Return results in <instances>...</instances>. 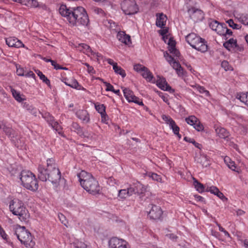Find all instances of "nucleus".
<instances>
[{
	"instance_id": "nucleus-1",
	"label": "nucleus",
	"mask_w": 248,
	"mask_h": 248,
	"mask_svg": "<svg viewBox=\"0 0 248 248\" xmlns=\"http://www.w3.org/2000/svg\"><path fill=\"white\" fill-rule=\"evenodd\" d=\"M78 177L80 185L87 192L93 195L99 193L100 186L98 183L91 174L82 170L78 174Z\"/></svg>"
},
{
	"instance_id": "nucleus-2",
	"label": "nucleus",
	"mask_w": 248,
	"mask_h": 248,
	"mask_svg": "<svg viewBox=\"0 0 248 248\" xmlns=\"http://www.w3.org/2000/svg\"><path fill=\"white\" fill-rule=\"evenodd\" d=\"M20 179L22 185L28 189L36 191L38 184L35 176L30 171L23 170L21 172Z\"/></svg>"
},
{
	"instance_id": "nucleus-3",
	"label": "nucleus",
	"mask_w": 248,
	"mask_h": 248,
	"mask_svg": "<svg viewBox=\"0 0 248 248\" xmlns=\"http://www.w3.org/2000/svg\"><path fill=\"white\" fill-rule=\"evenodd\" d=\"M9 208L12 213L18 217L21 221H25L29 215L23 202L19 200H12L10 203Z\"/></svg>"
},
{
	"instance_id": "nucleus-4",
	"label": "nucleus",
	"mask_w": 248,
	"mask_h": 248,
	"mask_svg": "<svg viewBox=\"0 0 248 248\" xmlns=\"http://www.w3.org/2000/svg\"><path fill=\"white\" fill-rule=\"evenodd\" d=\"M15 234L18 240L23 244L26 248H32L35 245L32 240L31 233L26 229L25 227L17 226L16 228Z\"/></svg>"
},
{
	"instance_id": "nucleus-5",
	"label": "nucleus",
	"mask_w": 248,
	"mask_h": 248,
	"mask_svg": "<svg viewBox=\"0 0 248 248\" xmlns=\"http://www.w3.org/2000/svg\"><path fill=\"white\" fill-rule=\"evenodd\" d=\"M186 40L193 48L202 52L207 50V45L205 40L194 33H191L186 36Z\"/></svg>"
},
{
	"instance_id": "nucleus-6",
	"label": "nucleus",
	"mask_w": 248,
	"mask_h": 248,
	"mask_svg": "<svg viewBox=\"0 0 248 248\" xmlns=\"http://www.w3.org/2000/svg\"><path fill=\"white\" fill-rule=\"evenodd\" d=\"M104 24L105 26L109 28L112 30H114L116 32L118 31L117 35V39L122 43L129 45L131 44L130 36L129 35L125 34V32L122 31H118V30L114 29L115 24L111 20H106L105 21Z\"/></svg>"
},
{
	"instance_id": "nucleus-7",
	"label": "nucleus",
	"mask_w": 248,
	"mask_h": 248,
	"mask_svg": "<svg viewBox=\"0 0 248 248\" xmlns=\"http://www.w3.org/2000/svg\"><path fill=\"white\" fill-rule=\"evenodd\" d=\"M121 8L125 14L133 15L138 12L137 5L134 0H124L121 3Z\"/></svg>"
},
{
	"instance_id": "nucleus-8",
	"label": "nucleus",
	"mask_w": 248,
	"mask_h": 248,
	"mask_svg": "<svg viewBox=\"0 0 248 248\" xmlns=\"http://www.w3.org/2000/svg\"><path fill=\"white\" fill-rule=\"evenodd\" d=\"M81 12L76 20L75 26H87L89 23L88 16L83 7L80 8Z\"/></svg>"
},
{
	"instance_id": "nucleus-9",
	"label": "nucleus",
	"mask_w": 248,
	"mask_h": 248,
	"mask_svg": "<svg viewBox=\"0 0 248 248\" xmlns=\"http://www.w3.org/2000/svg\"><path fill=\"white\" fill-rule=\"evenodd\" d=\"M122 88L123 89L124 97L129 102H134L139 105L143 106L142 101L135 96L132 91L125 88L122 87Z\"/></svg>"
},
{
	"instance_id": "nucleus-10",
	"label": "nucleus",
	"mask_w": 248,
	"mask_h": 248,
	"mask_svg": "<svg viewBox=\"0 0 248 248\" xmlns=\"http://www.w3.org/2000/svg\"><path fill=\"white\" fill-rule=\"evenodd\" d=\"M76 8V7L68 8L65 5H62L59 8V12L69 22V18H73Z\"/></svg>"
},
{
	"instance_id": "nucleus-11",
	"label": "nucleus",
	"mask_w": 248,
	"mask_h": 248,
	"mask_svg": "<svg viewBox=\"0 0 248 248\" xmlns=\"http://www.w3.org/2000/svg\"><path fill=\"white\" fill-rule=\"evenodd\" d=\"M163 211L161 207L156 205H152L148 216L152 219L160 220L162 218Z\"/></svg>"
},
{
	"instance_id": "nucleus-12",
	"label": "nucleus",
	"mask_w": 248,
	"mask_h": 248,
	"mask_svg": "<svg viewBox=\"0 0 248 248\" xmlns=\"http://www.w3.org/2000/svg\"><path fill=\"white\" fill-rule=\"evenodd\" d=\"M109 248H129L126 241L117 237L112 238L109 240Z\"/></svg>"
},
{
	"instance_id": "nucleus-13",
	"label": "nucleus",
	"mask_w": 248,
	"mask_h": 248,
	"mask_svg": "<svg viewBox=\"0 0 248 248\" xmlns=\"http://www.w3.org/2000/svg\"><path fill=\"white\" fill-rule=\"evenodd\" d=\"M54 168V169L49 171L47 180L57 186L61 179V172L58 168Z\"/></svg>"
},
{
	"instance_id": "nucleus-14",
	"label": "nucleus",
	"mask_w": 248,
	"mask_h": 248,
	"mask_svg": "<svg viewBox=\"0 0 248 248\" xmlns=\"http://www.w3.org/2000/svg\"><path fill=\"white\" fill-rule=\"evenodd\" d=\"M156 85L162 90L169 91L170 93H173L174 91L167 83L165 78L160 76L157 77Z\"/></svg>"
},
{
	"instance_id": "nucleus-15",
	"label": "nucleus",
	"mask_w": 248,
	"mask_h": 248,
	"mask_svg": "<svg viewBox=\"0 0 248 248\" xmlns=\"http://www.w3.org/2000/svg\"><path fill=\"white\" fill-rule=\"evenodd\" d=\"M188 13L191 18L195 22H198L203 18V13L200 10L192 8L188 10Z\"/></svg>"
},
{
	"instance_id": "nucleus-16",
	"label": "nucleus",
	"mask_w": 248,
	"mask_h": 248,
	"mask_svg": "<svg viewBox=\"0 0 248 248\" xmlns=\"http://www.w3.org/2000/svg\"><path fill=\"white\" fill-rule=\"evenodd\" d=\"M6 43L10 47L19 48L24 46V45L21 42V41L15 37H9L6 39Z\"/></svg>"
},
{
	"instance_id": "nucleus-17",
	"label": "nucleus",
	"mask_w": 248,
	"mask_h": 248,
	"mask_svg": "<svg viewBox=\"0 0 248 248\" xmlns=\"http://www.w3.org/2000/svg\"><path fill=\"white\" fill-rule=\"evenodd\" d=\"M95 108L98 112L101 114V121L104 123H106L108 117L105 111L106 107L105 105L104 104H95Z\"/></svg>"
},
{
	"instance_id": "nucleus-18",
	"label": "nucleus",
	"mask_w": 248,
	"mask_h": 248,
	"mask_svg": "<svg viewBox=\"0 0 248 248\" xmlns=\"http://www.w3.org/2000/svg\"><path fill=\"white\" fill-rule=\"evenodd\" d=\"M76 115L78 119L81 120L83 123L87 124L90 122L89 114L87 111L80 109L77 111Z\"/></svg>"
},
{
	"instance_id": "nucleus-19",
	"label": "nucleus",
	"mask_w": 248,
	"mask_h": 248,
	"mask_svg": "<svg viewBox=\"0 0 248 248\" xmlns=\"http://www.w3.org/2000/svg\"><path fill=\"white\" fill-rule=\"evenodd\" d=\"M156 25L160 28H164L167 20V17L163 13H158L156 15Z\"/></svg>"
},
{
	"instance_id": "nucleus-20",
	"label": "nucleus",
	"mask_w": 248,
	"mask_h": 248,
	"mask_svg": "<svg viewBox=\"0 0 248 248\" xmlns=\"http://www.w3.org/2000/svg\"><path fill=\"white\" fill-rule=\"evenodd\" d=\"M49 171H50L47 170V169H45L42 166H39L38 167V178L42 181H46L48 179Z\"/></svg>"
},
{
	"instance_id": "nucleus-21",
	"label": "nucleus",
	"mask_w": 248,
	"mask_h": 248,
	"mask_svg": "<svg viewBox=\"0 0 248 248\" xmlns=\"http://www.w3.org/2000/svg\"><path fill=\"white\" fill-rule=\"evenodd\" d=\"M196 160L198 163L201 164L203 167H207L210 164V161L207 158V156L204 155H200L197 157Z\"/></svg>"
},
{
	"instance_id": "nucleus-22",
	"label": "nucleus",
	"mask_w": 248,
	"mask_h": 248,
	"mask_svg": "<svg viewBox=\"0 0 248 248\" xmlns=\"http://www.w3.org/2000/svg\"><path fill=\"white\" fill-rule=\"evenodd\" d=\"M17 2L31 7H37L38 2L36 0H15Z\"/></svg>"
},
{
	"instance_id": "nucleus-23",
	"label": "nucleus",
	"mask_w": 248,
	"mask_h": 248,
	"mask_svg": "<svg viewBox=\"0 0 248 248\" xmlns=\"http://www.w3.org/2000/svg\"><path fill=\"white\" fill-rule=\"evenodd\" d=\"M135 190V193L140 195L144 193L146 190V188L142 184L138 182L133 185Z\"/></svg>"
},
{
	"instance_id": "nucleus-24",
	"label": "nucleus",
	"mask_w": 248,
	"mask_h": 248,
	"mask_svg": "<svg viewBox=\"0 0 248 248\" xmlns=\"http://www.w3.org/2000/svg\"><path fill=\"white\" fill-rule=\"evenodd\" d=\"M223 46L229 50L231 48H235L237 46V41L233 38L230 39L228 41L223 44Z\"/></svg>"
},
{
	"instance_id": "nucleus-25",
	"label": "nucleus",
	"mask_w": 248,
	"mask_h": 248,
	"mask_svg": "<svg viewBox=\"0 0 248 248\" xmlns=\"http://www.w3.org/2000/svg\"><path fill=\"white\" fill-rule=\"evenodd\" d=\"M236 98L248 107V93H237Z\"/></svg>"
},
{
	"instance_id": "nucleus-26",
	"label": "nucleus",
	"mask_w": 248,
	"mask_h": 248,
	"mask_svg": "<svg viewBox=\"0 0 248 248\" xmlns=\"http://www.w3.org/2000/svg\"><path fill=\"white\" fill-rule=\"evenodd\" d=\"M80 8H82V7H76L73 18H69V23L71 26H74L75 25L76 19L78 18V15L80 14V12H81Z\"/></svg>"
},
{
	"instance_id": "nucleus-27",
	"label": "nucleus",
	"mask_w": 248,
	"mask_h": 248,
	"mask_svg": "<svg viewBox=\"0 0 248 248\" xmlns=\"http://www.w3.org/2000/svg\"><path fill=\"white\" fill-rule=\"evenodd\" d=\"M216 131L218 136L222 139L227 138L229 135L228 132L224 128H217L216 129Z\"/></svg>"
},
{
	"instance_id": "nucleus-28",
	"label": "nucleus",
	"mask_w": 248,
	"mask_h": 248,
	"mask_svg": "<svg viewBox=\"0 0 248 248\" xmlns=\"http://www.w3.org/2000/svg\"><path fill=\"white\" fill-rule=\"evenodd\" d=\"M142 76L147 81H151L153 78V76L147 68L145 67L144 71L141 73Z\"/></svg>"
},
{
	"instance_id": "nucleus-29",
	"label": "nucleus",
	"mask_w": 248,
	"mask_h": 248,
	"mask_svg": "<svg viewBox=\"0 0 248 248\" xmlns=\"http://www.w3.org/2000/svg\"><path fill=\"white\" fill-rule=\"evenodd\" d=\"M194 182L193 184L196 190L199 193H202L205 191V186L203 184L198 182L196 179L193 178Z\"/></svg>"
},
{
	"instance_id": "nucleus-30",
	"label": "nucleus",
	"mask_w": 248,
	"mask_h": 248,
	"mask_svg": "<svg viewBox=\"0 0 248 248\" xmlns=\"http://www.w3.org/2000/svg\"><path fill=\"white\" fill-rule=\"evenodd\" d=\"M145 174L149 178H152V179L154 181H156L160 183L162 182L161 177L156 173L152 172H147Z\"/></svg>"
},
{
	"instance_id": "nucleus-31",
	"label": "nucleus",
	"mask_w": 248,
	"mask_h": 248,
	"mask_svg": "<svg viewBox=\"0 0 248 248\" xmlns=\"http://www.w3.org/2000/svg\"><path fill=\"white\" fill-rule=\"evenodd\" d=\"M23 107L26 110L29 111L32 114L36 116L37 113V109L34 108L31 105H30L29 104L27 103H25L23 105Z\"/></svg>"
},
{
	"instance_id": "nucleus-32",
	"label": "nucleus",
	"mask_w": 248,
	"mask_h": 248,
	"mask_svg": "<svg viewBox=\"0 0 248 248\" xmlns=\"http://www.w3.org/2000/svg\"><path fill=\"white\" fill-rule=\"evenodd\" d=\"M38 76L39 77L40 79H41L44 83H45L48 86H50V80L43 74L42 72L39 70L35 71Z\"/></svg>"
},
{
	"instance_id": "nucleus-33",
	"label": "nucleus",
	"mask_w": 248,
	"mask_h": 248,
	"mask_svg": "<svg viewBox=\"0 0 248 248\" xmlns=\"http://www.w3.org/2000/svg\"><path fill=\"white\" fill-rule=\"evenodd\" d=\"M224 162L230 169L233 171H235L236 166L235 165V163L233 161H232L230 157L226 156L224 158Z\"/></svg>"
},
{
	"instance_id": "nucleus-34",
	"label": "nucleus",
	"mask_w": 248,
	"mask_h": 248,
	"mask_svg": "<svg viewBox=\"0 0 248 248\" xmlns=\"http://www.w3.org/2000/svg\"><path fill=\"white\" fill-rule=\"evenodd\" d=\"M226 28L225 24H220L217 29H215V31L219 35L225 36Z\"/></svg>"
},
{
	"instance_id": "nucleus-35",
	"label": "nucleus",
	"mask_w": 248,
	"mask_h": 248,
	"mask_svg": "<svg viewBox=\"0 0 248 248\" xmlns=\"http://www.w3.org/2000/svg\"><path fill=\"white\" fill-rule=\"evenodd\" d=\"M199 119L194 115H191L185 119L186 122L189 125L193 126Z\"/></svg>"
},
{
	"instance_id": "nucleus-36",
	"label": "nucleus",
	"mask_w": 248,
	"mask_h": 248,
	"mask_svg": "<svg viewBox=\"0 0 248 248\" xmlns=\"http://www.w3.org/2000/svg\"><path fill=\"white\" fill-rule=\"evenodd\" d=\"M58 168L57 165L55 163V161L53 158H49L47 160V170L50 171L54 168Z\"/></svg>"
},
{
	"instance_id": "nucleus-37",
	"label": "nucleus",
	"mask_w": 248,
	"mask_h": 248,
	"mask_svg": "<svg viewBox=\"0 0 248 248\" xmlns=\"http://www.w3.org/2000/svg\"><path fill=\"white\" fill-rule=\"evenodd\" d=\"M238 21L248 27V15H242L237 17Z\"/></svg>"
},
{
	"instance_id": "nucleus-38",
	"label": "nucleus",
	"mask_w": 248,
	"mask_h": 248,
	"mask_svg": "<svg viewBox=\"0 0 248 248\" xmlns=\"http://www.w3.org/2000/svg\"><path fill=\"white\" fill-rule=\"evenodd\" d=\"M113 70L115 73L121 75L123 78L125 77L126 74L125 71L120 66H118L117 65H115L113 67Z\"/></svg>"
},
{
	"instance_id": "nucleus-39",
	"label": "nucleus",
	"mask_w": 248,
	"mask_h": 248,
	"mask_svg": "<svg viewBox=\"0 0 248 248\" xmlns=\"http://www.w3.org/2000/svg\"><path fill=\"white\" fill-rule=\"evenodd\" d=\"M73 244L75 248H87V245L78 240H76Z\"/></svg>"
},
{
	"instance_id": "nucleus-40",
	"label": "nucleus",
	"mask_w": 248,
	"mask_h": 248,
	"mask_svg": "<svg viewBox=\"0 0 248 248\" xmlns=\"http://www.w3.org/2000/svg\"><path fill=\"white\" fill-rule=\"evenodd\" d=\"M12 93L15 99L19 102H22L24 99L21 97L19 93L14 89L12 90Z\"/></svg>"
},
{
	"instance_id": "nucleus-41",
	"label": "nucleus",
	"mask_w": 248,
	"mask_h": 248,
	"mask_svg": "<svg viewBox=\"0 0 248 248\" xmlns=\"http://www.w3.org/2000/svg\"><path fill=\"white\" fill-rule=\"evenodd\" d=\"M227 23L228 24L229 26L233 29L238 30L241 28L240 25L235 23L232 19H230L228 20Z\"/></svg>"
},
{
	"instance_id": "nucleus-42",
	"label": "nucleus",
	"mask_w": 248,
	"mask_h": 248,
	"mask_svg": "<svg viewBox=\"0 0 248 248\" xmlns=\"http://www.w3.org/2000/svg\"><path fill=\"white\" fill-rule=\"evenodd\" d=\"M167 44L169 46V51H173V49L175 48L176 42L172 38H170Z\"/></svg>"
},
{
	"instance_id": "nucleus-43",
	"label": "nucleus",
	"mask_w": 248,
	"mask_h": 248,
	"mask_svg": "<svg viewBox=\"0 0 248 248\" xmlns=\"http://www.w3.org/2000/svg\"><path fill=\"white\" fill-rule=\"evenodd\" d=\"M51 125L52 128L58 132L59 134H62V127L61 125L57 122H54V123H51Z\"/></svg>"
},
{
	"instance_id": "nucleus-44",
	"label": "nucleus",
	"mask_w": 248,
	"mask_h": 248,
	"mask_svg": "<svg viewBox=\"0 0 248 248\" xmlns=\"http://www.w3.org/2000/svg\"><path fill=\"white\" fill-rule=\"evenodd\" d=\"M42 116L46 120V121L50 125L51 123H54V122H55L53 117L49 113H45V114H42Z\"/></svg>"
},
{
	"instance_id": "nucleus-45",
	"label": "nucleus",
	"mask_w": 248,
	"mask_h": 248,
	"mask_svg": "<svg viewBox=\"0 0 248 248\" xmlns=\"http://www.w3.org/2000/svg\"><path fill=\"white\" fill-rule=\"evenodd\" d=\"M68 86L71 88L77 89L78 88L79 84L77 80L73 79L69 82V84H68Z\"/></svg>"
},
{
	"instance_id": "nucleus-46",
	"label": "nucleus",
	"mask_w": 248,
	"mask_h": 248,
	"mask_svg": "<svg viewBox=\"0 0 248 248\" xmlns=\"http://www.w3.org/2000/svg\"><path fill=\"white\" fill-rule=\"evenodd\" d=\"M118 196L120 199H124L128 197L126 190H125V189H121L119 190Z\"/></svg>"
},
{
	"instance_id": "nucleus-47",
	"label": "nucleus",
	"mask_w": 248,
	"mask_h": 248,
	"mask_svg": "<svg viewBox=\"0 0 248 248\" xmlns=\"http://www.w3.org/2000/svg\"><path fill=\"white\" fill-rule=\"evenodd\" d=\"M195 87L200 93H204L206 96H208L209 95V92L206 90L204 87L200 85H196Z\"/></svg>"
},
{
	"instance_id": "nucleus-48",
	"label": "nucleus",
	"mask_w": 248,
	"mask_h": 248,
	"mask_svg": "<svg viewBox=\"0 0 248 248\" xmlns=\"http://www.w3.org/2000/svg\"><path fill=\"white\" fill-rule=\"evenodd\" d=\"M220 24V23L216 20H212L209 23V26L212 30L215 31V29H217Z\"/></svg>"
},
{
	"instance_id": "nucleus-49",
	"label": "nucleus",
	"mask_w": 248,
	"mask_h": 248,
	"mask_svg": "<svg viewBox=\"0 0 248 248\" xmlns=\"http://www.w3.org/2000/svg\"><path fill=\"white\" fill-rule=\"evenodd\" d=\"M218 189L215 186H208L205 189V191L210 192L211 193L215 194L218 191Z\"/></svg>"
},
{
	"instance_id": "nucleus-50",
	"label": "nucleus",
	"mask_w": 248,
	"mask_h": 248,
	"mask_svg": "<svg viewBox=\"0 0 248 248\" xmlns=\"http://www.w3.org/2000/svg\"><path fill=\"white\" fill-rule=\"evenodd\" d=\"M193 127L198 131H202L204 129L203 125L201 123L199 120H198V122L196 123Z\"/></svg>"
},
{
	"instance_id": "nucleus-51",
	"label": "nucleus",
	"mask_w": 248,
	"mask_h": 248,
	"mask_svg": "<svg viewBox=\"0 0 248 248\" xmlns=\"http://www.w3.org/2000/svg\"><path fill=\"white\" fill-rule=\"evenodd\" d=\"M127 194L128 197L131 196L133 194H135V190L133 188V185L130 186L129 187L125 189Z\"/></svg>"
},
{
	"instance_id": "nucleus-52",
	"label": "nucleus",
	"mask_w": 248,
	"mask_h": 248,
	"mask_svg": "<svg viewBox=\"0 0 248 248\" xmlns=\"http://www.w3.org/2000/svg\"><path fill=\"white\" fill-rule=\"evenodd\" d=\"M145 68V66H143L140 64H136L134 66V69L135 71L138 72H140L141 73L142 72V71H144Z\"/></svg>"
},
{
	"instance_id": "nucleus-53",
	"label": "nucleus",
	"mask_w": 248,
	"mask_h": 248,
	"mask_svg": "<svg viewBox=\"0 0 248 248\" xmlns=\"http://www.w3.org/2000/svg\"><path fill=\"white\" fill-rule=\"evenodd\" d=\"M58 217L59 218L60 220L61 221V222L62 224H63L65 226H67L68 221L66 220L65 217L62 214H59L58 215Z\"/></svg>"
},
{
	"instance_id": "nucleus-54",
	"label": "nucleus",
	"mask_w": 248,
	"mask_h": 248,
	"mask_svg": "<svg viewBox=\"0 0 248 248\" xmlns=\"http://www.w3.org/2000/svg\"><path fill=\"white\" fill-rule=\"evenodd\" d=\"M221 66L225 71L232 70L231 67L230 66L229 62L227 61H224L221 63Z\"/></svg>"
},
{
	"instance_id": "nucleus-55",
	"label": "nucleus",
	"mask_w": 248,
	"mask_h": 248,
	"mask_svg": "<svg viewBox=\"0 0 248 248\" xmlns=\"http://www.w3.org/2000/svg\"><path fill=\"white\" fill-rule=\"evenodd\" d=\"M2 129L6 135L8 136H11L12 135L13 130L11 128L8 127L5 125H3Z\"/></svg>"
},
{
	"instance_id": "nucleus-56",
	"label": "nucleus",
	"mask_w": 248,
	"mask_h": 248,
	"mask_svg": "<svg viewBox=\"0 0 248 248\" xmlns=\"http://www.w3.org/2000/svg\"><path fill=\"white\" fill-rule=\"evenodd\" d=\"M215 195L217 196L219 199L222 200L223 201H227L228 200V199L219 190H218V191H217V193L215 194Z\"/></svg>"
},
{
	"instance_id": "nucleus-57",
	"label": "nucleus",
	"mask_w": 248,
	"mask_h": 248,
	"mask_svg": "<svg viewBox=\"0 0 248 248\" xmlns=\"http://www.w3.org/2000/svg\"><path fill=\"white\" fill-rule=\"evenodd\" d=\"M216 224L218 227L219 230L220 232H223L224 233L225 236H226L228 237H230V235L228 233V232L227 231H226L223 227H222L219 224H218L217 222H216Z\"/></svg>"
},
{
	"instance_id": "nucleus-58",
	"label": "nucleus",
	"mask_w": 248,
	"mask_h": 248,
	"mask_svg": "<svg viewBox=\"0 0 248 248\" xmlns=\"http://www.w3.org/2000/svg\"><path fill=\"white\" fill-rule=\"evenodd\" d=\"M102 81L107 87L106 90L107 91L112 92L113 90L114 89L113 86L111 85L110 83L106 81H104L103 79H102Z\"/></svg>"
},
{
	"instance_id": "nucleus-59",
	"label": "nucleus",
	"mask_w": 248,
	"mask_h": 248,
	"mask_svg": "<svg viewBox=\"0 0 248 248\" xmlns=\"http://www.w3.org/2000/svg\"><path fill=\"white\" fill-rule=\"evenodd\" d=\"M25 72V71L23 68L16 66V74L18 76H24Z\"/></svg>"
},
{
	"instance_id": "nucleus-60",
	"label": "nucleus",
	"mask_w": 248,
	"mask_h": 248,
	"mask_svg": "<svg viewBox=\"0 0 248 248\" xmlns=\"http://www.w3.org/2000/svg\"><path fill=\"white\" fill-rule=\"evenodd\" d=\"M72 128L77 131L78 133H80L81 129L80 126L76 123H73L72 125Z\"/></svg>"
},
{
	"instance_id": "nucleus-61",
	"label": "nucleus",
	"mask_w": 248,
	"mask_h": 248,
	"mask_svg": "<svg viewBox=\"0 0 248 248\" xmlns=\"http://www.w3.org/2000/svg\"><path fill=\"white\" fill-rule=\"evenodd\" d=\"M85 65H86L87 67V71L89 74H93L95 73V71L93 69V68L90 66L88 63H84Z\"/></svg>"
},
{
	"instance_id": "nucleus-62",
	"label": "nucleus",
	"mask_w": 248,
	"mask_h": 248,
	"mask_svg": "<svg viewBox=\"0 0 248 248\" xmlns=\"http://www.w3.org/2000/svg\"><path fill=\"white\" fill-rule=\"evenodd\" d=\"M162 119L165 121L167 124H170L171 123V121H173L170 117L163 115L162 116Z\"/></svg>"
},
{
	"instance_id": "nucleus-63",
	"label": "nucleus",
	"mask_w": 248,
	"mask_h": 248,
	"mask_svg": "<svg viewBox=\"0 0 248 248\" xmlns=\"http://www.w3.org/2000/svg\"><path fill=\"white\" fill-rule=\"evenodd\" d=\"M94 11L96 14H97L98 15H100L101 16H104L106 15L104 11L100 8H95L94 9Z\"/></svg>"
},
{
	"instance_id": "nucleus-64",
	"label": "nucleus",
	"mask_w": 248,
	"mask_h": 248,
	"mask_svg": "<svg viewBox=\"0 0 248 248\" xmlns=\"http://www.w3.org/2000/svg\"><path fill=\"white\" fill-rule=\"evenodd\" d=\"M174 134L177 135L179 139L181 138V136L179 134V127L177 125L174 126V128L172 130Z\"/></svg>"
}]
</instances>
